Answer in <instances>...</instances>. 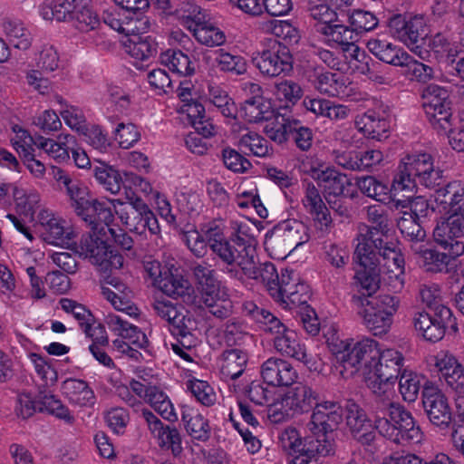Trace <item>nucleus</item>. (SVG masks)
Returning <instances> with one entry per match:
<instances>
[{"mask_svg": "<svg viewBox=\"0 0 464 464\" xmlns=\"http://www.w3.org/2000/svg\"><path fill=\"white\" fill-rule=\"evenodd\" d=\"M366 46L380 61L393 66H398L406 53L402 48L379 36L369 39Z\"/></svg>", "mask_w": 464, "mask_h": 464, "instance_id": "43", "label": "nucleus"}, {"mask_svg": "<svg viewBox=\"0 0 464 464\" xmlns=\"http://www.w3.org/2000/svg\"><path fill=\"white\" fill-rule=\"evenodd\" d=\"M282 235L276 236L270 245L278 244L281 241L285 243V249L284 251V256H286L293 249L303 245L308 240V234L306 233L305 226L295 219L287 220L283 225L281 229Z\"/></svg>", "mask_w": 464, "mask_h": 464, "instance_id": "40", "label": "nucleus"}, {"mask_svg": "<svg viewBox=\"0 0 464 464\" xmlns=\"http://www.w3.org/2000/svg\"><path fill=\"white\" fill-rule=\"evenodd\" d=\"M376 261L367 267L379 266L382 283L393 292H400L404 286V257L393 242L378 243L375 249ZM362 267L366 266L360 265Z\"/></svg>", "mask_w": 464, "mask_h": 464, "instance_id": "8", "label": "nucleus"}, {"mask_svg": "<svg viewBox=\"0 0 464 464\" xmlns=\"http://www.w3.org/2000/svg\"><path fill=\"white\" fill-rule=\"evenodd\" d=\"M108 274H102L104 277L106 276L105 285L102 286V296L110 302L115 310L128 315H137V308L133 307L127 299L128 287L126 285L116 277L107 276Z\"/></svg>", "mask_w": 464, "mask_h": 464, "instance_id": "28", "label": "nucleus"}, {"mask_svg": "<svg viewBox=\"0 0 464 464\" xmlns=\"http://www.w3.org/2000/svg\"><path fill=\"white\" fill-rule=\"evenodd\" d=\"M346 425L353 436L362 444H369L374 438L372 424L364 411L354 402L349 401L345 407Z\"/></svg>", "mask_w": 464, "mask_h": 464, "instance_id": "27", "label": "nucleus"}, {"mask_svg": "<svg viewBox=\"0 0 464 464\" xmlns=\"http://www.w3.org/2000/svg\"><path fill=\"white\" fill-rule=\"evenodd\" d=\"M360 191L376 201L386 203L390 199V187L387 183L377 179L373 176H366L357 179Z\"/></svg>", "mask_w": 464, "mask_h": 464, "instance_id": "56", "label": "nucleus"}, {"mask_svg": "<svg viewBox=\"0 0 464 464\" xmlns=\"http://www.w3.org/2000/svg\"><path fill=\"white\" fill-rule=\"evenodd\" d=\"M302 202L305 209L314 216V220L320 226V229L327 228L332 222V218L318 188L313 183L306 185Z\"/></svg>", "mask_w": 464, "mask_h": 464, "instance_id": "37", "label": "nucleus"}, {"mask_svg": "<svg viewBox=\"0 0 464 464\" xmlns=\"http://www.w3.org/2000/svg\"><path fill=\"white\" fill-rule=\"evenodd\" d=\"M130 388L140 400L149 404L164 420L169 422L178 420V414L169 397L145 371L139 372L137 379L130 381Z\"/></svg>", "mask_w": 464, "mask_h": 464, "instance_id": "7", "label": "nucleus"}, {"mask_svg": "<svg viewBox=\"0 0 464 464\" xmlns=\"http://www.w3.org/2000/svg\"><path fill=\"white\" fill-rule=\"evenodd\" d=\"M253 62L262 74L269 77L287 73L293 69V58L289 50L276 42L258 53Z\"/></svg>", "mask_w": 464, "mask_h": 464, "instance_id": "14", "label": "nucleus"}, {"mask_svg": "<svg viewBox=\"0 0 464 464\" xmlns=\"http://www.w3.org/2000/svg\"><path fill=\"white\" fill-rule=\"evenodd\" d=\"M373 409L375 430L395 443L420 442L422 432L410 411L393 402V395L376 396Z\"/></svg>", "mask_w": 464, "mask_h": 464, "instance_id": "1", "label": "nucleus"}, {"mask_svg": "<svg viewBox=\"0 0 464 464\" xmlns=\"http://www.w3.org/2000/svg\"><path fill=\"white\" fill-rule=\"evenodd\" d=\"M62 392L68 401L76 407H92L96 397L88 383L79 379H67L62 384Z\"/></svg>", "mask_w": 464, "mask_h": 464, "instance_id": "35", "label": "nucleus"}, {"mask_svg": "<svg viewBox=\"0 0 464 464\" xmlns=\"http://www.w3.org/2000/svg\"><path fill=\"white\" fill-rule=\"evenodd\" d=\"M343 419L341 406L333 401L316 403L310 420L306 423V430L310 433L305 437H314L316 440H326L334 449V441L330 438L332 431L338 426Z\"/></svg>", "mask_w": 464, "mask_h": 464, "instance_id": "10", "label": "nucleus"}, {"mask_svg": "<svg viewBox=\"0 0 464 464\" xmlns=\"http://www.w3.org/2000/svg\"><path fill=\"white\" fill-rule=\"evenodd\" d=\"M271 114L270 105L260 97L246 100L239 109V115L249 122L266 121Z\"/></svg>", "mask_w": 464, "mask_h": 464, "instance_id": "57", "label": "nucleus"}, {"mask_svg": "<svg viewBox=\"0 0 464 464\" xmlns=\"http://www.w3.org/2000/svg\"><path fill=\"white\" fill-rule=\"evenodd\" d=\"M156 285L172 298H181L185 303H191L194 300V288L189 281L170 270L164 271V276L156 280Z\"/></svg>", "mask_w": 464, "mask_h": 464, "instance_id": "32", "label": "nucleus"}, {"mask_svg": "<svg viewBox=\"0 0 464 464\" xmlns=\"http://www.w3.org/2000/svg\"><path fill=\"white\" fill-rule=\"evenodd\" d=\"M247 355L239 349L227 350L220 359V373L225 380H236L244 372Z\"/></svg>", "mask_w": 464, "mask_h": 464, "instance_id": "45", "label": "nucleus"}, {"mask_svg": "<svg viewBox=\"0 0 464 464\" xmlns=\"http://www.w3.org/2000/svg\"><path fill=\"white\" fill-rule=\"evenodd\" d=\"M60 54L57 48L51 44H41L35 53V65L45 72H53L60 67Z\"/></svg>", "mask_w": 464, "mask_h": 464, "instance_id": "62", "label": "nucleus"}, {"mask_svg": "<svg viewBox=\"0 0 464 464\" xmlns=\"http://www.w3.org/2000/svg\"><path fill=\"white\" fill-rule=\"evenodd\" d=\"M317 32L323 36V41L330 47L340 46L342 51L353 44L357 34L347 25L341 24H323L317 26Z\"/></svg>", "mask_w": 464, "mask_h": 464, "instance_id": "39", "label": "nucleus"}, {"mask_svg": "<svg viewBox=\"0 0 464 464\" xmlns=\"http://www.w3.org/2000/svg\"><path fill=\"white\" fill-rule=\"evenodd\" d=\"M283 396L285 407L292 410L295 415L307 412L314 404L316 405L319 399L318 393L303 382L290 388Z\"/></svg>", "mask_w": 464, "mask_h": 464, "instance_id": "31", "label": "nucleus"}, {"mask_svg": "<svg viewBox=\"0 0 464 464\" xmlns=\"http://www.w3.org/2000/svg\"><path fill=\"white\" fill-rule=\"evenodd\" d=\"M265 332L274 335V347L280 354L309 365L310 360L306 349L301 343L296 332L285 325L280 319L274 320Z\"/></svg>", "mask_w": 464, "mask_h": 464, "instance_id": "13", "label": "nucleus"}, {"mask_svg": "<svg viewBox=\"0 0 464 464\" xmlns=\"http://www.w3.org/2000/svg\"><path fill=\"white\" fill-rule=\"evenodd\" d=\"M404 357L392 348H382L374 369L366 377V385L375 396H390L394 392L392 384L402 372Z\"/></svg>", "mask_w": 464, "mask_h": 464, "instance_id": "6", "label": "nucleus"}, {"mask_svg": "<svg viewBox=\"0 0 464 464\" xmlns=\"http://www.w3.org/2000/svg\"><path fill=\"white\" fill-rule=\"evenodd\" d=\"M160 62L170 71L181 76H190L195 72L194 63L180 50H167L161 53Z\"/></svg>", "mask_w": 464, "mask_h": 464, "instance_id": "50", "label": "nucleus"}, {"mask_svg": "<svg viewBox=\"0 0 464 464\" xmlns=\"http://www.w3.org/2000/svg\"><path fill=\"white\" fill-rule=\"evenodd\" d=\"M91 231L82 237L79 245V253L88 258L102 274L111 273L123 266L124 258L122 255L110 248L107 245L106 231H99L95 227L103 226L97 218L95 223L88 224Z\"/></svg>", "mask_w": 464, "mask_h": 464, "instance_id": "3", "label": "nucleus"}, {"mask_svg": "<svg viewBox=\"0 0 464 464\" xmlns=\"http://www.w3.org/2000/svg\"><path fill=\"white\" fill-rule=\"evenodd\" d=\"M455 225L454 220L448 216L438 222L433 231L435 242L445 250L450 251L452 257H458L464 254V243L459 239L463 235Z\"/></svg>", "mask_w": 464, "mask_h": 464, "instance_id": "26", "label": "nucleus"}, {"mask_svg": "<svg viewBox=\"0 0 464 464\" xmlns=\"http://www.w3.org/2000/svg\"><path fill=\"white\" fill-rule=\"evenodd\" d=\"M413 253L421 258L422 266L427 271L436 273L446 270L450 259L454 258L450 255V251L448 253H440L427 247L426 242L421 246V252Z\"/></svg>", "mask_w": 464, "mask_h": 464, "instance_id": "60", "label": "nucleus"}, {"mask_svg": "<svg viewBox=\"0 0 464 464\" xmlns=\"http://www.w3.org/2000/svg\"><path fill=\"white\" fill-rule=\"evenodd\" d=\"M293 121L294 120L283 115H276L273 120L266 124L264 131L271 140L282 144L291 135Z\"/></svg>", "mask_w": 464, "mask_h": 464, "instance_id": "63", "label": "nucleus"}, {"mask_svg": "<svg viewBox=\"0 0 464 464\" xmlns=\"http://www.w3.org/2000/svg\"><path fill=\"white\" fill-rule=\"evenodd\" d=\"M130 204L137 212L134 219H138L136 226H133V231L142 234L148 229L150 235L159 236L160 227L149 206L140 198H131Z\"/></svg>", "mask_w": 464, "mask_h": 464, "instance_id": "47", "label": "nucleus"}, {"mask_svg": "<svg viewBox=\"0 0 464 464\" xmlns=\"http://www.w3.org/2000/svg\"><path fill=\"white\" fill-rule=\"evenodd\" d=\"M422 404L430 421L440 428H448L452 420V411L443 392L435 384L427 382L422 390Z\"/></svg>", "mask_w": 464, "mask_h": 464, "instance_id": "16", "label": "nucleus"}, {"mask_svg": "<svg viewBox=\"0 0 464 464\" xmlns=\"http://www.w3.org/2000/svg\"><path fill=\"white\" fill-rule=\"evenodd\" d=\"M314 86L320 93L329 97L352 99L356 94L352 81L347 76L337 72H318Z\"/></svg>", "mask_w": 464, "mask_h": 464, "instance_id": "22", "label": "nucleus"}, {"mask_svg": "<svg viewBox=\"0 0 464 464\" xmlns=\"http://www.w3.org/2000/svg\"><path fill=\"white\" fill-rule=\"evenodd\" d=\"M362 309L359 311V314L362 316L363 324L366 328L372 332L374 335H382L386 334L392 324V319L382 312H378L372 306L361 301Z\"/></svg>", "mask_w": 464, "mask_h": 464, "instance_id": "49", "label": "nucleus"}, {"mask_svg": "<svg viewBox=\"0 0 464 464\" xmlns=\"http://www.w3.org/2000/svg\"><path fill=\"white\" fill-rule=\"evenodd\" d=\"M223 271L231 278L241 281L246 277L265 285L270 295L273 286H276L280 279L276 266L270 262L259 263L256 253L250 256L246 253L245 258L224 268Z\"/></svg>", "mask_w": 464, "mask_h": 464, "instance_id": "9", "label": "nucleus"}, {"mask_svg": "<svg viewBox=\"0 0 464 464\" xmlns=\"http://www.w3.org/2000/svg\"><path fill=\"white\" fill-rule=\"evenodd\" d=\"M238 145L246 154L266 157L270 152L268 141L255 131H246L240 136Z\"/></svg>", "mask_w": 464, "mask_h": 464, "instance_id": "61", "label": "nucleus"}, {"mask_svg": "<svg viewBox=\"0 0 464 464\" xmlns=\"http://www.w3.org/2000/svg\"><path fill=\"white\" fill-rule=\"evenodd\" d=\"M103 22L111 29L123 34L125 36L130 33H146L152 25L151 21L143 16L140 19L123 20L120 12L107 10L103 14Z\"/></svg>", "mask_w": 464, "mask_h": 464, "instance_id": "38", "label": "nucleus"}, {"mask_svg": "<svg viewBox=\"0 0 464 464\" xmlns=\"http://www.w3.org/2000/svg\"><path fill=\"white\" fill-rule=\"evenodd\" d=\"M398 66L404 68V74L411 81L427 82L434 77V72L430 66L415 60L407 52Z\"/></svg>", "mask_w": 464, "mask_h": 464, "instance_id": "55", "label": "nucleus"}, {"mask_svg": "<svg viewBox=\"0 0 464 464\" xmlns=\"http://www.w3.org/2000/svg\"><path fill=\"white\" fill-rule=\"evenodd\" d=\"M57 175V181L66 189L76 214L85 223H95V218L100 220H109L111 217L109 202L92 199L88 188L82 182L71 179L63 171H58Z\"/></svg>", "mask_w": 464, "mask_h": 464, "instance_id": "5", "label": "nucleus"}, {"mask_svg": "<svg viewBox=\"0 0 464 464\" xmlns=\"http://www.w3.org/2000/svg\"><path fill=\"white\" fill-rule=\"evenodd\" d=\"M78 5L71 20V25L80 32H90L100 24V19L93 11L90 0H77Z\"/></svg>", "mask_w": 464, "mask_h": 464, "instance_id": "48", "label": "nucleus"}, {"mask_svg": "<svg viewBox=\"0 0 464 464\" xmlns=\"http://www.w3.org/2000/svg\"><path fill=\"white\" fill-rule=\"evenodd\" d=\"M334 453L332 444L326 440H316L314 437H304V443L295 453L288 464H321L320 459Z\"/></svg>", "mask_w": 464, "mask_h": 464, "instance_id": "33", "label": "nucleus"}, {"mask_svg": "<svg viewBox=\"0 0 464 464\" xmlns=\"http://www.w3.org/2000/svg\"><path fill=\"white\" fill-rule=\"evenodd\" d=\"M169 329L173 335L180 338V343L185 348H191L196 345L197 340L193 331L197 329V322L186 309L180 310Z\"/></svg>", "mask_w": 464, "mask_h": 464, "instance_id": "46", "label": "nucleus"}, {"mask_svg": "<svg viewBox=\"0 0 464 464\" xmlns=\"http://www.w3.org/2000/svg\"><path fill=\"white\" fill-rule=\"evenodd\" d=\"M435 366L440 379L456 393V408L464 414V366L448 353H441L436 357Z\"/></svg>", "mask_w": 464, "mask_h": 464, "instance_id": "15", "label": "nucleus"}, {"mask_svg": "<svg viewBox=\"0 0 464 464\" xmlns=\"http://www.w3.org/2000/svg\"><path fill=\"white\" fill-rule=\"evenodd\" d=\"M397 226L403 237L409 241L412 252H421L425 243L426 232L412 213L404 211L397 221Z\"/></svg>", "mask_w": 464, "mask_h": 464, "instance_id": "41", "label": "nucleus"}, {"mask_svg": "<svg viewBox=\"0 0 464 464\" xmlns=\"http://www.w3.org/2000/svg\"><path fill=\"white\" fill-rule=\"evenodd\" d=\"M141 416L151 435L158 440L160 448L170 450L174 456H179L182 450V439L175 427L164 425L163 422L150 410L143 409Z\"/></svg>", "mask_w": 464, "mask_h": 464, "instance_id": "21", "label": "nucleus"}, {"mask_svg": "<svg viewBox=\"0 0 464 464\" xmlns=\"http://www.w3.org/2000/svg\"><path fill=\"white\" fill-rule=\"evenodd\" d=\"M231 237L230 240L231 252L229 266L235 265L237 261L248 256L256 254L255 247V228L249 220L244 218H236L230 220Z\"/></svg>", "mask_w": 464, "mask_h": 464, "instance_id": "18", "label": "nucleus"}, {"mask_svg": "<svg viewBox=\"0 0 464 464\" xmlns=\"http://www.w3.org/2000/svg\"><path fill=\"white\" fill-rule=\"evenodd\" d=\"M331 345L336 355L341 375L347 379L362 372L365 382L366 377L374 369L382 350L379 343L372 338L358 341L337 340Z\"/></svg>", "mask_w": 464, "mask_h": 464, "instance_id": "2", "label": "nucleus"}, {"mask_svg": "<svg viewBox=\"0 0 464 464\" xmlns=\"http://www.w3.org/2000/svg\"><path fill=\"white\" fill-rule=\"evenodd\" d=\"M4 32L10 44L16 49L28 50L33 42L32 34L18 20H7L3 24Z\"/></svg>", "mask_w": 464, "mask_h": 464, "instance_id": "52", "label": "nucleus"}, {"mask_svg": "<svg viewBox=\"0 0 464 464\" xmlns=\"http://www.w3.org/2000/svg\"><path fill=\"white\" fill-rule=\"evenodd\" d=\"M93 176L104 188L112 194L121 189V178L118 170L103 161H96L92 168Z\"/></svg>", "mask_w": 464, "mask_h": 464, "instance_id": "58", "label": "nucleus"}, {"mask_svg": "<svg viewBox=\"0 0 464 464\" xmlns=\"http://www.w3.org/2000/svg\"><path fill=\"white\" fill-rule=\"evenodd\" d=\"M193 275L198 284L201 297L209 296V294L220 290L217 273L210 265L204 262L196 265L193 267Z\"/></svg>", "mask_w": 464, "mask_h": 464, "instance_id": "53", "label": "nucleus"}, {"mask_svg": "<svg viewBox=\"0 0 464 464\" xmlns=\"http://www.w3.org/2000/svg\"><path fill=\"white\" fill-rule=\"evenodd\" d=\"M448 91L437 84L428 85L422 92L423 109L426 114H430L437 109L450 105Z\"/></svg>", "mask_w": 464, "mask_h": 464, "instance_id": "59", "label": "nucleus"}, {"mask_svg": "<svg viewBox=\"0 0 464 464\" xmlns=\"http://www.w3.org/2000/svg\"><path fill=\"white\" fill-rule=\"evenodd\" d=\"M400 163L427 188H434L440 184V180L442 179V171L440 169H435L433 158L430 153H408L401 159Z\"/></svg>", "mask_w": 464, "mask_h": 464, "instance_id": "17", "label": "nucleus"}, {"mask_svg": "<svg viewBox=\"0 0 464 464\" xmlns=\"http://www.w3.org/2000/svg\"><path fill=\"white\" fill-rule=\"evenodd\" d=\"M76 5L77 0H55L53 5H41L40 14L44 20L71 23Z\"/></svg>", "mask_w": 464, "mask_h": 464, "instance_id": "51", "label": "nucleus"}, {"mask_svg": "<svg viewBox=\"0 0 464 464\" xmlns=\"http://www.w3.org/2000/svg\"><path fill=\"white\" fill-rule=\"evenodd\" d=\"M260 373L265 382L274 387L290 386L298 378L295 367L289 362L277 357L266 360L261 365Z\"/></svg>", "mask_w": 464, "mask_h": 464, "instance_id": "24", "label": "nucleus"}, {"mask_svg": "<svg viewBox=\"0 0 464 464\" xmlns=\"http://www.w3.org/2000/svg\"><path fill=\"white\" fill-rule=\"evenodd\" d=\"M366 217L374 227L359 225L354 256L360 265L367 266L376 261L375 249L378 242L379 244L383 242L382 237L388 227V216L382 206L372 205L366 208Z\"/></svg>", "mask_w": 464, "mask_h": 464, "instance_id": "4", "label": "nucleus"}, {"mask_svg": "<svg viewBox=\"0 0 464 464\" xmlns=\"http://www.w3.org/2000/svg\"><path fill=\"white\" fill-rule=\"evenodd\" d=\"M273 287L271 296L285 307L291 308L306 303L309 286L293 270L283 269L277 285Z\"/></svg>", "mask_w": 464, "mask_h": 464, "instance_id": "12", "label": "nucleus"}, {"mask_svg": "<svg viewBox=\"0 0 464 464\" xmlns=\"http://www.w3.org/2000/svg\"><path fill=\"white\" fill-rule=\"evenodd\" d=\"M75 146L76 138L70 133H61L55 140L43 136L36 138V148L59 163L70 160V150Z\"/></svg>", "mask_w": 464, "mask_h": 464, "instance_id": "29", "label": "nucleus"}, {"mask_svg": "<svg viewBox=\"0 0 464 464\" xmlns=\"http://www.w3.org/2000/svg\"><path fill=\"white\" fill-rule=\"evenodd\" d=\"M215 62L220 71L231 72L236 75L243 74L246 72V60L237 54L230 53L224 49H218L215 52Z\"/></svg>", "mask_w": 464, "mask_h": 464, "instance_id": "64", "label": "nucleus"}, {"mask_svg": "<svg viewBox=\"0 0 464 464\" xmlns=\"http://www.w3.org/2000/svg\"><path fill=\"white\" fill-rule=\"evenodd\" d=\"M41 234L44 241L55 246L72 245L74 233L66 221L48 209H43L38 215Z\"/></svg>", "mask_w": 464, "mask_h": 464, "instance_id": "20", "label": "nucleus"}, {"mask_svg": "<svg viewBox=\"0 0 464 464\" xmlns=\"http://www.w3.org/2000/svg\"><path fill=\"white\" fill-rule=\"evenodd\" d=\"M437 209L440 213L448 214L464 207V184L459 180L448 183L445 187L436 190L434 195Z\"/></svg>", "mask_w": 464, "mask_h": 464, "instance_id": "30", "label": "nucleus"}, {"mask_svg": "<svg viewBox=\"0 0 464 464\" xmlns=\"http://www.w3.org/2000/svg\"><path fill=\"white\" fill-rule=\"evenodd\" d=\"M343 53L349 69L353 72L362 75L371 74L370 63L372 58L355 43L344 48Z\"/></svg>", "mask_w": 464, "mask_h": 464, "instance_id": "54", "label": "nucleus"}, {"mask_svg": "<svg viewBox=\"0 0 464 464\" xmlns=\"http://www.w3.org/2000/svg\"><path fill=\"white\" fill-rule=\"evenodd\" d=\"M15 209L20 216L32 220L34 212L39 208L40 195L32 188H25L15 184L12 186Z\"/></svg>", "mask_w": 464, "mask_h": 464, "instance_id": "44", "label": "nucleus"}, {"mask_svg": "<svg viewBox=\"0 0 464 464\" xmlns=\"http://www.w3.org/2000/svg\"><path fill=\"white\" fill-rule=\"evenodd\" d=\"M188 31L198 44L208 47L221 46L227 41L225 33L206 18L193 24Z\"/></svg>", "mask_w": 464, "mask_h": 464, "instance_id": "42", "label": "nucleus"}, {"mask_svg": "<svg viewBox=\"0 0 464 464\" xmlns=\"http://www.w3.org/2000/svg\"><path fill=\"white\" fill-rule=\"evenodd\" d=\"M143 33H130L121 40L125 53L138 61H147L157 53V43L150 36L141 35Z\"/></svg>", "mask_w": 464, "mask_h": 464, "instance_id": "36", "label": "nucleus"}, {"mask_svg": "<svg viewBox=\"0 0 464 464\" xmlns=\"http://www.w3.org/2000/svg\"><path fill=\"white\" fill-rule=\"evenodd\" d=\"M306 172L323 188L328 201H330V197L337 198L347 194L348 188L352 185L350 179L345 174L322 164L311 165Z\"/></svg>", "mask_w": 464, "mask_h": 464, "instance_id": "19", "label": "nucleus"}, {"mask_svg": "<svg viewBox=\"0 0 464 464\" xmlns=\"http://www.w3.org/2000/svg\"><path fill=\"white\" fill-rule=\"evenodd\" d=\"M181 420L187 433L192 440L205 442L210 438L209 422L198 409L183 405L181 407Z\"/></svg>", "mask_w": 464, "mask_h": 464, "instance_id": "34", "label": "nucleus"}, {"mask_svg": "<svg viewBox=\"0 0 464 464\" xmlns=\"http://www.w3.org/2000/svg\"><path fill=\"white\" fill-rule=\"evenodd\" d=\"M392 117L389 107L378 103L374 108L356 116V130L365 138L382 140L388 138L392 129Z\"/></svg>", "mask_w": 464, "mask_h": 464, "instance_id": "11", "label": "nucleus"}, {"mask_svg": "<svg viewBox=\"0 0 464 464\" xmlns=\"http://www.w3.org/2000/svg\"><path fill=\"white\" fill-rule=\"evenodd\" d=\"M104 324L111 333L128 340L138 348L148 347L147 335L139 327L130 324L123 315L109 313L104 316Z\"/></svg>", "mask_w": 464, "mask_h": 464, "instance_id": "25", "label": "nucleus"}, {"mask_svg": "<svg viewBox=\"0 0 464 464\" xmlns=\"http://www.w3.org/2000/svg\"><path fill=\"white\" fill-rule=\"evenodd\" d=\"M225 224L220 218L212 219L200 226V231L208 240L209 248L227 268L232 255L230 240L224 235Z\"/></svg>", "mask_w": 464, "mask_h": 464, "instance_id": "23", "label": "nucleus"}]
</instances>
